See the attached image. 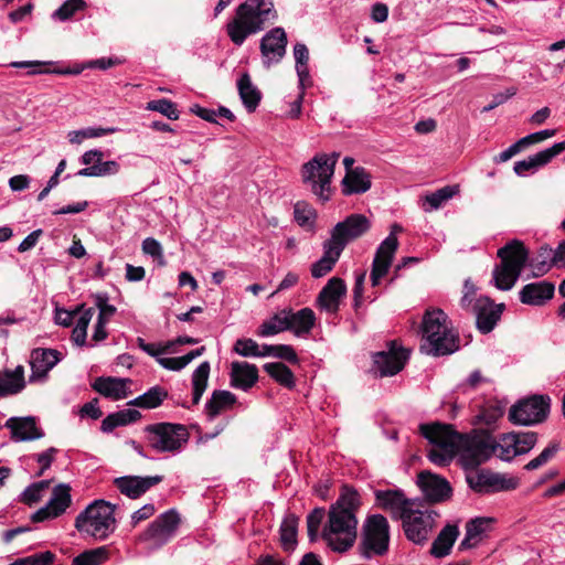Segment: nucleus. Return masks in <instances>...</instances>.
I'll list each match as a JSON object with an SVG mask.
<instances>
[{
	"label": "nucleus",
	"mask_w": 565,
	"mask_h": 565,
	"mask_svg": "<svg viewBox=\"0 0 565 565\" xmlns=\"http://www.w3.org/2000/svg\"><path fill=\"white\" fill-rule=\"evenodd\" d=\"M235 403L236 396L232 392L224 390L214 391L205 405L207 418L213 420L218 414L231 408Z\"/></svg>",
	"instance_id": "c9c22d12"
},
{
	"label": "nucleus",
	"mask_w": 565,
	"mask_h": 565,
	"mask_svg": "<svg viewBox=\"0 0 565 565\" xmlns=\"http://www.w3.org/2000/svg\"><path fill=\"white\" fill-rule=\"evenodd\" d=\"M107 548L102 546L85 551L73 559L72 565H99L107 558Z\"/></svg>",
	"instance_id": "603ef678"
},
{
	"label": "nucleus",
	"mask_w": 565,
	"mask_h": 565,
	"mask_svg": "<svg viewBox=\"0 0 565 565\" xmlns=\"http://www.w3.org/2000/svg\"><path fill=\"white\" fill-rule=\"evenodd\" d=\"M347 295V285L343 279L332 277L326 286L320 290L316 305L328 313H337L340 308V301Z\"/></svg>",
	"instance_id": "b1692460"
},
{
	"label": "nucleus",
	"mask_w": 565,
	"mask_h": 565,
	"mask_svg": "<svg viewBox=\"0 0 565 565\" xmlns=\"http://www.w3.org/2000/svg\"><path fill=\"white\" fill-rule=\"evenodd\" d=\"M535 431H511L498 437L483 428H475L458 438L459 461L462 468H477L492 457L512 461L515 457L529 454L537 444Z\"/></svg>",
	"instance_id": "f257e3e1"
},
{
	"label": "nucleus",
	"mask_w": 565,
	"mask_h": 565,
	"mask_svg": "<svg viewBox=\"0 0 565 565\" xmlns=\"http://www.w3.org/2000/svg\"><path fill=\"white\" fill-rule=\"evenodd\" d=\"M117 131L115 127L102 128V127H87L79 130L68 132V140L72 143H81L84 139L98 138L106 135H110Z\"/></svg>",
	"instance_id": "09e8293b"
},
{
	"label": "nucleus",
	"mask_w": 565,
	"mask_h": 565,
	"mask_svg": "<svg viewBox=\"0 0 565 565\" xmlns=\"http://www.w3.org/2000/svg\"><path fill=\"white\" fill-rule=\"evenodd\" d=\"M564 150L565 141L554 143L552 147L530 156L524 160L514 162L513 170L515 174L524 177L527 172L536 171L539 168L547 164Z\"/></svg>",
	"instance_id": "bb28decb"
},
{
	"label": "nucleus",
	"mask_w": 565,
	"mask_h": 565,
	"mask_svg": "<svg viewBox=\"0 0 565 565\" xmlns=\"http://www.w3.org/2000/svg\"><path fill=\"white\" fill-rule=\"evenodd\" d=\"M420 351L427 355H449L459 349V335L439 308L427 309L420 324Z\"/></svg>",
	"instance_id": "423d86ee"
},
{
	"label": "nucleus",
	"mask_w": 565,
	"mask_h": 565,
	"mask_svg": "<svg viewBox=\"0 0 565 565\" xmlns=\"http://www.w3.org/2000/svg\"><path fill=\"white\" fill-rule=\"evenodd\" d=\"M491 519L489 518H476L470 520L466 524V531L468 536H472L475 540L479 539L490 526Z\"/></svg>",
	"instance_id": "bf43d9fd"
},
{
	"label": "nucleus",
	"mask_w": 565,
	"mask_h": 565,
	"mask_svg": "<svg viewBox=\"0 0 565 565\" xmlns=\"http://www.w3.org/2000/svg\"><path fill=\"white\" fill-rule=\"evenodd\" d=\"M371 188V175L362 167H356L353 172L345 173L342 180V192L344 195L360 194Z\"/></svg>",
	"instance_id": "2f4dec72"
},
{
	"label": "nucleus",
	"mask_w": 565,
	"mask_h": 565,
	"mask_svg": "<svg viewBox=\"0 0 565 565\" xmlns=\"http://www.w3.org/2000/svg\"><path fill=\"white\" fill-rule=\"evenodd\" d=\"M86 8L84 0H66L58 9L52 13V19L58 21H67L75 15L76 12Z\"/></svg>",
	"instance_id": "3c124183"
},
{
	"label": "nucleus",
	"mask_w": 565,
	"mask_h": 565,
	"mask_svg": "<svg viewBox=\"0 0 565 565\" xmlns=\"http://www.w3.org/2000/svg\"><path fill=\"white\" fill-rule=\"evenodd\" d=\"M142 250L145 254L150 255L153 258H159L160 264H164L162 246L157 239L152 237L143 239Z\"/></svg>",
	"instance_id": "680f3d73"
},
{
	"label": "nucleus",
	"mask_w": 565,
	"mask_h": 565,
	"mask_svg": "<svg viewBox=\"0 0 565 565\" xmlns=\"http://www.w3.org/2000/svg\"><path fill=\"white\" fill-rule=\"evenodd\" d=\"M555 285L547 280L525 285L519 292L520 301L524 305L540 307L554 297Z\"/></svg>",
	"instance_id": "cd10ccee"
},
{
	"label": "nucleus",
	"mask_w": 565,
	"mask_h": 565,
	"mask_svg": "<svg viewBox=\"0 0 565 565\" xmlns=\"http://www.w3.org/2000/svg\"><path fill=\"white\" fill-rule=\"evenodd\" d=\"M422 435L431 445L427 452L428 459L439 466H448L456 454L459 455L458 438L459 433L449 424H423L419 426Z\"/></svg>",
	"instance_id": "0eeeda50"
},
{
	"label": "nucleus",
	"mask_w": 565,
	"mask_h": 565,
	"mask_svg": "<svg viewBox=\"0 0 565 565\" xmlns=\"http://www.w3.org/2000/svg\"><path fill=\"white\" fill-rule=\"evenodd\" d=\"M297 529L298 518L294 514H288L280 525V542L284 550L287 552L295 550L297 544Z\"/></svg>",
	"instance_id": "79ce46f5"
},
{
	"label": "nucleus",
	"mask_w": 565,
	"mask_h": 565,
	"mask_svg": "<svg viewBox=\"0 0 565 565\" xmlns=\"http://www.w3.org/2000/svg\"><path fill=\"white\" fill-rule=\"evenodd\" d=\"M71 502V487L61 483L53 489L52 497L45 507L34 512L31 520L33 522H43L49 519H55L66 511Z\"/></svg>",
	"instance_id": "a211bd4d"
},
{
	"label": "nucleus",
	"mask_w": 565,
	"mask_h": 565,
	"mask_svg": "<svg viewBox=\"0 0 565 565\" xmlns=\"http://www.w3.org/2000/svg\"><path fill=\"white\" fill-rule=\"evenodd\" d=\"M147 445L157 454H178L188 444L190 434L182 424L156 423L143 428Z\"/></svg>",
	"instance_id": "9d476101"
},
{
	"label": "nucleus",
	"mask_w": 565,
	"mask_h": 565,
	"mask_svg": "<svg viewBox=\"0 0 565 565\" xmlns=\"http://www.w3.org/2000/svg\"><path fill=\"white\" fill-rule=\"evenodd\" d=\"M107 297L106 296H103V295H98L96 297V307L98 308L99 310V313H98V317L97 319L98 320H102L104 322H108V320L115 315L116 312V307L113 306V305H109L107 302Z\"/></svg>",
	"instance_id": "052dcab7"
},
{
	"label": "nucleus",
	"mask_w": 565,
	"mask_h": 565,
	"mask_svg": "<svg viewBox=\"0 0 565 565\" xmlns=\"http://www.w3.org/2000/svg\"><path fill=\"white\" fill-rule=\"evenodd\" d=\"M391 532L387 519L382 514L369 515L362 527L359 551L363 558L371 559L387 554Z\"/></svg>",
	"instance_id": "9b49d317"
},
{
	"label": "nucleus",
	"mask_w": 565,
	"mask_h": 565,
	"mask_svg": "<svg viewBox=\"0 0 565 565\" xmlns=\"http://www.w3.org/2000/svg\"><path fill=\"white\" fill-rule=\"evenodd\" d=\"M277 19L278 12L273 0H244L227 22L226 34L236 46H241L248 36L264 31Z\"/></svg>",
	"instance_id": "20e7f679"
},
{
	"label": "nucleus",
	"mask_w": 565,
	"mask_h": 565,
	"mask_svg": "<svg viewBox=\"0 0 565 565\" xmlns=\"http://www.w3.org/2000/svg\"><path fill=\"white\" fill-rule=\"evenodd\" d=\"M339 157L338 152L317 153L301 168L302 182L323 202L330 199V184Z\"/></svg>",
	"instance_id": "1a4fd4ad"
},
{
	"label": "nucleus",
	"mask_w": 565,
	"mask_h": 565,
	"mask_svg": "<svg viewBox=\"0 0 565 565\" xmlns=\"http://www.w3.org/2000/svg\"><path fill=\"white\" fill-rule=\"evenodd\" d=\"M49 481L42 480L30 484L20 494V501L29 505L39 502L42 498V491L49 487Z\"/></svg>",
	"instance_id": "5fc2aeb1"
},
{
	"label": "nucleus",
	"mask_w": 565,
	"mask_h": 565,
	"mask_svg": "<svg viewBox=\"0 0 565 565\" xmlns=\"http://www.w3.org/2000/svg\"><path fill=\"white\" fill-rule=\"evenodd\" d=\"M316 211L308 203L298 201L294 206V217L301 227L312 230L315 226Z\"/></svg>",
	"instance_id": "de8ad7c7"
},
{
	"label": "nucleus",
	"mask_w": 565,
	"mask_h": 565,
	"mask_svg": "<svg viewBox=\"0 0 565 565\" xmlns=\"http://www.w3.org/2000/svg\"><path fill=\"white\" fill-rule=\"evenodd\" d=\"M130 383L129 379L99 376L94 381L92 387L107 398L119 401L129 395L128 385Z\"/></svg>",
	"instance_id": "c85d7f7f"
},
{
	"label": "nucleus",
	"mask_w": 565,
	"mask_h": 565,
	"mask_svg": "<svg viewBox=\"0 0 565 565\" xmlns=\"http://www.w3.org/2000/svg\"><path fill=\"white\" fill-rule=\"evenodd\" d=\"M458 192L457 186H444L424 198L423 209L426 212L439 209L445 202Z\"/></svg>",
	"instance_id": "c03bdc74"
},
{
	"label": "nucleus",
	"mask_w": 565,
	"mask_h": 565,
	"mask_svg": "<svg viewBox=\"0 0 565 565\" xmlns=\"http://www.w3.org/2000/svg\"><path fill=\"white\" fill-rule=\"evenodd\" d=\"M370 221L363 214H351L344 221L339 222L331 230L330 238L324 241L323 255L311 265V275L321 278L329 274L347 245L361 237L370 230Z\"/></svg>",
	"instance_id": "39448f33"
},
{
	"label": "nucleus",
	"mask_w": 565,
	"mask_h": 565,
	"mask_svg": "<svg viewBox=\"0 0 565 565\" xmlns=\"http://www.w3.org/2000/svg\"><path fill=\"white\" fill-rule=\"evenodd\" d=\"M147 109L158 111L171 120H177L179 119L180 116V113L177 109L175 104L166 98L150 100L147 104Z\"/></svg>",
	"instance_id": "864d4df0"
},
{
	"label": "nucleus",
	"mask_w": 565,
	"mask_h": 565,
	"mask_svg": "<svg viewBox=\"0 0 565 565\" xmlns=\"http://www.w3.org/2000/svg\"><path fill=\"white\" fill-rule=\"evenodd\" d=\"M43 231L41 228L31 232L18 246L20 253L31 250L38 244Z\"/></svg>",
	"instance_id": "774afa93"
},
{
	"label": "nucleus",
	"mask_w": 565,
	"mask_h": 565,
	"mask_svg": "<svg viewBox=\"0 0 565 565\" xmlns=\"http://www.w3.org/2000/svg\"><path fill=\"white\" fill-rule=\"evenodd\" d=\"M210 363L207 361L202 362L192 374V404L196 405L201 401L203 393L207 386V380L210 375Z\"/></svg>",
	"instance_id": "a19ab883"
},
{
	"label": "nucleus",
	"mask_w": 565,
	"mask_h": 565,
	"mask_svg": "<svg viewBox=\"0 0 565 565\" xmlns=\"http://www.w3.org/2000/svg\"><path fill=\"white\" fill-rule=\"evenodd\" d=\"M361 503V495L353 487H341L338 500L330 508L328 524L322 531V539L332 551L342 553L353 545L356 539V512Z\"/></svg>",
	"instance_id": "7ed1b4c3"
},
{
	"label": "nucleus",
	"mask_w": 565,
	"mask_h": 565,
	"mask_svg": "<svg viewBox=\"0 0 565 565\" xmlns=\"http://www.w3.org/2000/svg\"><path fill=\"white\" fill-rule=\"evenodd\" d=\"M418 484L425 495L434 502H443L451 497L452 489L445 479L429 471H422L418 475Z\"/></svg>",
	"instance_id": "393cba45"
},
{
	"label": "nucleus",
	"mask_w": 565,
	"mask_h": 565,
	"mask_svg": "<svg viewBox=\"0 0 565 565\" xmlns=\"http://www.w3.org/2000/svg\"><path fill=\"white\" fill-rule=\"evenodd\" d=\"M503 416V407L500 405H489L483 407L476 416L475 424L483 425L487 430L495 428L497 422Z\"/></svg>",
	"instance_id": "49530a36"
},
{
	"label": "nucleus",
	"mask_w": 565,
	"mask_h": 565,
	"mask_svg": "<svg viewBox=\"0 0 565 565\" xmlns=\"http://www.w3.org/2000/svg\"><path fill=\"white\" fill-rule=\"evenodd\" d=\"M76 316H78L75 327L74 328H81L84 330H87L88 324L95 313L94 308H85L84 305L78 306L75 309Z\"/></svg>",
	"instance_id": "e2e57ef3"
},
{
	"label": "nucleus",
	"mask_w": 565,
	"mask_h": 565,
	"mask_svg": "<svg viewBox=\"0 0 565 565\" xmlns=\"http://www.w3.org/2000/svg\"><path fill=\"white\" fill-rule=\"evenodd\" d=\"M140 417V412L134 408H127L111 413L107 415L102 422V430L104 433H111L115 428L135 423Z\"/></svg>",
	"instance_id": "e433bc0d"
},
{
	"label": "nucleus",
	"mask_w": 565,
	"mask_h": 565,
	"mask_svg": "<svg viewBox=\"0 0 565 565\" xmlns=\"http://www.w3.org/2000/svg\"><path fill=\"white\" fill-rule=\"evenodd\" d=\"M294 56L296 61V72L299 81V88L305 89L312 84L308 68V47L303 43H297L294 46Z\"/></svg>",
	"instance_id": "4c0bfd02"
},
{
	"label": "nucleus",
	"mask_w": 565,
	"mask_h": 565,
	"mask_svg": "<svg viewBox=\"0 0 565 565\" xmlns=\"http://www.w3.org/2000/svg\"><path fill=\"white\" fill-rule=\"evenodd\" d=\"M9 377L14 383L11 387L15 388L13 392H21L25 386L24 381V369L22 365H18L13 371H6Z\"/></svg>",
	"instance_id": "338daca9"
},
{
	"label": "nucleus",
	"mask_w": 565,
	"mask_h": 565,
	"mask_svg": "<svg viewBox=\"0 0 565 565\" xmlns=\"http://www.w3.org/2000/svg\"><path fill=\"white\" fill-rule=\"evenodd\" d=\"M4 427L10 429L11 439L14 441H29L44 436L43 430L38 427L34 416L10 417Z\"/></svg>",
	"instance_id": "a878e982"
},
{
	"label": "nucleus",
	"mask_w": 565,
	"mask_h": 565,
	"mask_svg": "<svg viewBox=\"0 0 565 565\" xmlns=\"http://www.w3.org/2000/svg\"><path fill=\"white\" fill-rule=\"evenodd\" d=\"M324 513H326V511L323 508H316L308 514L307 530H308V537H309L310 542H315L318 540V532H319L321 522L324 518Z\"/></svg>",
	"instance_id": "6e6d98bb"
},
{
	"label": "nucleus",
	"mask_w": 565,
	"mask_h": 565,
	"mask_svg": "<svg viewBox=\"0 0 565 565\" xmlns=\"http://www.w3.org/2000/svg\"><path fill=\"white\" fill-rule=\"evenodd\" d=\"M402 231L403 227L399 224L394 223L391 226V233L377 247L371 269V282L373 287L379 286L381 279L388 273L398 247L396 234Z\"/></svg>",
	"instance_id": "dca6fc26"
},
{
	"label": "nucleus",
	"mask_w": 565,
	"mask_h": 565,
	"mask_svg": "<svg viewBox=\"0 0 565 565\" xmlns=\"http://www.w3.org/2000/svg\"><path fill=\"white\" fill-rule=\"evenodd\" d=\"M233 350L238 355L245 358L259 356V345L253 339H237L234 343Z\"/></svg>",
	"instance_id": "13d9d810"
},
{
	"label": "nucleus",
	"mask_w": 565,
	"mask_h": 565,
	"mask_svg": "<svg viewBox=\"0 0 565 565\" xmlns=\"http://www.w3.org/2000/svg\"><path fill=\"white\" fill-rule=\"evenodd\" d=\"M459 535L457 525L447 524L431 544L430 554L435 557L447 556Z\"/></svg>",
	"instance_id": "f704fd0d"
},
{
	"label": "nucleus",
	"mask_w": 565,
	"mask_h": 565,
	"mask_svg": "<svg viewBox=\"0 0 565 565\" xmlns=\"http://www.w3.org/2000/svg\"><path fill=\"white\" fill-rule=\"evenodd\" d=\"M465 480L470 490L478 494H491L516 489L519 481L514 477L492 471L488 468H462Z\"/></svg>",
	"instance_id": "f8f14e48"
},
{
	"label": "nucleus",
	"mask_w": 565,
	"mask_h": 565,
	"mask_svg": "<svg viewBox=\"0 0 565 565\" xmlns=\"http://www.w3.org/2000/svg\"><path fill=\"white\" fill-rule=\"evenodd\" d=\"M287 42V34L280 26L271 29L262 38L260 52L266 67L281 61L286 54Z\"/></svg>",
	"instance_id": "aec40b11"
},
{
	"label": "nucleus",
	"mask_w": 565,
	"mask_h": 565,
	"mask_svg": "<svg viewBox=\"0 0 565 565\" xmlns=\"http://www.w3.org/2000/svg\"><path fill=\"white\" fill-rule=\"evenodd\" d=\"M408 356L409 352L406 349L392 341L387 351H380L373 355V363L381 376H393L404 367Z\"/></svg>",
	"instance_id": "f3484780"
},
{
	"label": "nucleus",
	"mask_w": 565,
	"mask_h": 565,
	"mask_svg": "<svg viewBox=\"0 0 565 565\" xmlns=\"http://www.w3.org/2000/svg\"><path fill=\"white\" fill-rule=\"evenodd\" d=\"M374 495L376 505L395 520H402L414 507L401 490H376Z\"/></svg>",
	"instance_id": "4be33fe9"
},
{
	"label": "nucleus",
	"mask_w": 565,
	"mask_h": 565,
	"mask_svg": "<svg viewBox=\"0 0 565 565\" xmlns=\"http://www.w3.org/2000/svg\"><path fill=\"white\" fill-rule=\"evenodd\" d=\"M559 445L557 443H551L547 447H545L540 455L535 458L531 459L525 466L524 470L533 471L542 468L547 462H550L558 452Z\"/></svg>",
	"instance_id": "8fccbe9b"
},
{
	"label": "nucleus",
	"mask_w": 565,
	"mask_h": 565,
	"mask_svg": "<svg viewBox=\"0 0 565 565\" xmlns=\"http://www.w3.org/2000/svg\"><path fill=\"white\" fill-rule=\"evenodd\" d=\"M56 452H57V449L54 447H51L36 456V461L41 465V469H40L38 476H42L43 472L51 467V465L54 460V455Z\"/></svg>",
	"instance_id": "69168bd1"
},
{
	"label": "nucleus",
	"mask_w": 565,
	"mask_h": 565,
	"mask_svg": "<svg viewBox=\"0 0 565 565\" xmlns=\"http://www.w3.org/2000/svg\"><path fill=\"white\" fill-rule=\"evenodd\" d=\"M167 397L168 391L160 385H156L150 387L142 395L131 399L128 405L145 409H152L160 406Z\"/></svg>",
	"instance_id": "58836bf2"
},
{
	"label": "nucleus",
	"mask_w": 565,
	"mask_h": 565,
	"mask_svg": "<svg viewBox=\"0 0 565 565\" xmlns=\"http://www.w3.org/2000/svg\"><path fill=\"white\" fill-rule=\"evenodd\" d=\"M180 525L179 513L171 509L157 516L139 536L148 553H153L169 543Z\"/></svg>",
	"instance_id": "ddd939ff"
},
{
	"label": "nucleus",
	"mask_w": 565,
	"mask_h": 565,
	"mask_svg": "<svg viewBox=\"0 0 565 565\" xmlns=\"http://www.w3.org/2000/svg\"><path fill=\"white\" fill-rule=\"evenodd\" d=\"M230 375L232 386L247 391L257 382L258 370L254 364L235 361L231 364Z\"/></svg>",
	"instance_id": "7c9ffc66"
},
{
	"label": "nucleus",
	"mask_w": 565,
	"mask_h": 565,
	"mask_svg": "<svg viewBox=\"0 0 565 565\" xmlns=\"http://www.w3.org/2000/svg\"><path fill=\"white\" fill-rule=\"evenodd\" d=\"M264 371L280 385L292 388L295 386V377L291 370L280 362L266 363Z\"/></svg>",
	"instance_id": "37998d69"
},
{
	"label": "nucleus",
	"mask_w": 565,
	"mask_h": 565,
	"mask_svg": "<svg viewBox=\"0 0 565 565\" xmlns=\"http://www.w3.org/2000/svg\"><path fill=\"white\" fill-rule=\"evenodd\" d=\"M290 329L289 320H287L286 309L275 313L268 320H265L257 330V335L266 338L278 334Z\"/></svg>",
	"instance_id": "ea45409f"
},
{
	"label": "nucleus",
	"mask_w": 565,
	"mask_h": 565,
	"mask_svg": "<svg viewBox=\"0 0 565 565\" xmlns=\"http://www.w3.org/2000/svg\"><path fill=\"white\" fill-rule=\"evenodd\" d=\"M237 89L243 105L247 111L253 113L258 107L262 99L260 90L252 83L248 73L242 74L237 81Z\"/></svg>",
	"instance_id": "72a5a7b5"
},
{
	"label": "nucleus",
	"mask_w": 565,
	"mask_h": 565,
	"mask_svg": "<svg viewBox=\"0 0 565 565\" xmlns=\"http://www.w3.org/2000/svg\"><path fill=\"white\" fill-rule=\"evenodd\" d=\"M137 344L148 355L156 358L157 362L163 369H167L170 371H181L194 359L201 356L205 351V347H201V348L190 351L189 353H186L183 356L161 358L160 356V344L148 343L142 338H137Z\"/></svg>",
	"instance_id": "412c9836"
},
{
	"label": "nucleus",
	"mask_w": 565,
	"mask_h": 565,
	"mask_svg": "<svg viewBox=\"0 0 565 565\" xmlns=\"http://www.w3.org/2000/svg\"><path fill=\"white\" fill-rule=\"evenodd\" d=\"M118 171H119L118 162H116L114 160L103 161V159H100L99 162L81 169L77 172V175H79V177H106V175H114V174L118 173Z\"/></svg>",
	"instance_id": "a18cd8bd"
},
{
	"label": "nucleus",
	"mask_w": 565,
	"mask_h": 565,
	"mask_svg": "<svg viewBox=\"0 0 565 565\" xmlns=\"http://www.w3.org/2000/svg\"><path fill=\"white\" fill-rule=\"evenodd\" d=\"M61 360V353L54 349H34L31 352L30 365L32 370V375L30 380L32 381L34 377H42L47 374V372L53 369Z\"/></svg>",
	"instance_id": "c756f323"
},
{
	"label": "nucleus",
	"mask_w": 565,
	"mask_h": 565,
	"mask_svg": "<svg viewBox=\"0 0 565 565\" xmlns=\"http://www.w3.org/2000/svg\"><path fill=\"white\" fill-rule=\"evenodd\" d=\"M163 480L162 476H122L114 479L117 490L129 499H138Z\"/></svg>",
	"instance_id": "5701e85b"
},
{
	"label": "nucleus",
	"mask_w": 565,
	"mask_h": 565,
	"mask_svg": "<svg viewBox=\"0 0 565 565\" xmlns=\"http://www.w3.org/2000/svg\"><path fill=\"white\" fill-rule=\"evenodd\" d=\"M551 407V398L546 395H533L519 401L510 408L509 419L521 426H533L544 422Z\"/></svg>",
	"instance_id": "4468645a"
},
{
	"label": "nucleus",
	"mask_w": 565,
	"mask_h": 565,
	"mask_svg": "<svg viewBox=\"0 0 565 565\" xmlns=\"http://www.w3.org/2000/svg\"><path fill=\"white\" fill-rule=\"evenodd\" d=\"M439 514L434 510H415L414 508L402 519L406 537L415 544H423L436 525Z\"/></svg>",
	"instance_id": "2eb2a0df"
},
{
	"label": "nucleus",
	"mask_w": 565,
	"mask_h": 565,
	"mask_svg": "<svg viewBox=\"0 0 565 565\" xmlns=\"http://www.w3.org/2000/svg\"><path fill=\"white\" fill-rule=\"evenodd\" d=\"M156 512V508L151 503H147L137 511H135L131 515V525L136 526L139 522L145 521L151 518Z\"/></svg>",
	"instance_id": "0e129e2a"
},
{
	"label": "nucleus",
	"mask_w": 565,
	"mask_h": 565,
	"mask_svg": "<svg viewBox=\"0 0 565 565\" xmlns=\"http://www.w3.org/2000/svg\"><path fill=\"white\" fill-rule=\"evenodd\" d=\"M75 527L84 536L98 541L107 539L116 527L114 507L104 500H96L77 515Z\"/></svg>",
	"instance_id": "6e6552de"
},
{
	"label": "nucleus",
	"mask_w": 565,
	"mask_h": 565,
	"mask_svg": "<svg viewBox=\"0 0 565 565\" xmlns=\"http://www.w3.org/2000/svg\"><path fill=\"white\" fill-rule=\"evenodd\" d=\"M555 250L548 245L540 247L537 256L529 263V250L522 242L513 239L498 249L500 264L495 265L492 271L494 286L500 290H510L519 279L523 268L529 264L532 268V277H542L553 266L559 263H552Z\"/></svg>",
	"instance_id": "f03ea898"
},
{
	"label": "nucleus",
	"mask_w": 565,
	"mask_h": 565,
	"mask_svg": "<svg viewBox=\"0 0 565 565\" xmlns=\"http://www.w3.org/2000/svg\"><path fill=\"white\" fill-rule=\"evenodd\" d=\"M504 305H494V302L486 296L476 299L472 313L476 315V324L478 330L487 334L491 332L501 318Z\"/></svg>",
	"instance_id": "6ab92c4d"
},
{
	"label": "nucleus",
	"mask_w": 565,
	"mask_h": 565,
	"mask_svg": "<svg viewBox=\"0 0 565 565\" xmlns=\"http://www.w3.org/2000/svg\"><path fill=\"white\" fill-rule=\"evenodd\" d=\"M55 559V554L46 551L33 554L23 558H18L10 565H51Z\"/></svg>",
	"instance_id": "4d7b16f0"
},
{
	"label": "nucleus",
	"mask_w": 565,
	"mask_h": 565,
	"mask_svg": "<svg viewBox=\"0 0 565 565\" xmlns=\"http://www.w3.org/2000/svg\"><path fill=\"white\" fill-rule=\"evenodd\" d=\"M287 320H289L290 331L297 337L308 334L316 323V315L312 309L306 307L296 312L286 309Z\"/></svg>",
	"instance_id": "473e14b6"
}]
</instances>
